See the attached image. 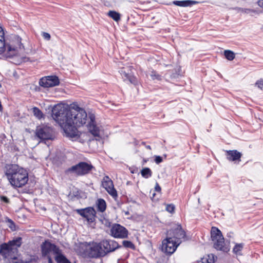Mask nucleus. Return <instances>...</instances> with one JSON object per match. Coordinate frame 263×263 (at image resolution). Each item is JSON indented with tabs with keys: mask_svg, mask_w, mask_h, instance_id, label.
<instances>
[{
	"mask_svg": "<svg viewBox=\"0 0 263 263\" xmlns=\"http://www.w3.org/2000/svg\"><path fill=\"white\" fill-rule=\"evenodd\" d=\"M87 115L84 109L78 106L72 108L69 112L67 124L64 125V133L66 136L70 138H78L79 132L77 129L86 123Z\"/></svg>",
	"mask_w": 263,
	"mask_h": 263,
	"instance_id": "obj_1",
	"label": "nucleus"
},
{
	"mask_svg": "<svg viewBox=\"0 0 263 263\" xmlns=\"http://www.w3.org/2000/svg\"><path fill=\"white\" fill-rule=\"evenodd\" d=\"M21 245V237H17L7 243H3L0 246V255L5 259H15L17 258L18 248Z\"/></svg>",
	"mask_w": 263,
	"mask_h": 263,
	"instance_id": "obj_2",
	"label": "nucleus"
},
{
	"mask_svg": "<svg viewBox=\"0 0 263 263\" xmlns=\"http://www.w3.org/2000/svg\"><path fill=\"white\" fill-rule=\"evenodd\" d=\"M71 108L62 104H58L53 106L52 109V117L64 130V125L67 124L69 112Z\"/></svg>",
	"mask_w": 263,
	"mask_h": 263,
	"instance_id": "obj_3",
	"label": "nucleus"
},
{
	"mask_svg": "<svg viewBox=\"0 0 263 263\" xmlns=\"http://www.w3.org/2000/svg\"><path fill=\"white\" fill-rule=\"evenodd\" d=\"M21 41V38L18 35H14L10 43L6 45L5 53L6 58H11L24 49Z\"/></svg>",
	"mask_w": 263,
	"mask_h": 263,
	"instance_id": "obj_4",
	"label": "nucleus"
},
{
	"mask_svg": "<svg viewBox=\"0 0 263 263\" xmlns=\"http://www.w3.org/2000/svg\"><path fill=\"white\" fill-rule=\"evenodd\" d=\"M93 166L90 163L81 162L69 168L67 172L74 175L82 176L89 173Z\"/></svg>",
	"mask_w": 263,
	"mask_h": 263,
	"instance_id": "obj_5",
	"label": "nucleus"
},
{
	"mask_svg": "<svg viewBox=\"0 0 263 263\" xmlns=\"http://www.w3.org/2000/svg\"><path fill=\"white\" fill-rule=\"evenodd\" d=\"M180 243L181 241H175L173 239V238L168 236L162 241V250L166 254H172L175 252Z\"/></svg>",
	"mask_w": 263,
	"mask_h": 263,
	"instance_id": "obj_6",
	"label": "nucleus"
},
{
	"mask_svg": "<svg viewBox=\"0 0 263 263\" xmlns=\"http://www.w3.org/2000/svg\"><path fill=\"white\" fill-rule=\"evenodd\" d=\"M110 235L116 238L124 239L128 237V230L120 224H114L110 230Z\"/></svg>",
	"mask_w": 263,
	"mask_h": 263,
	"instance_id": "obj_7",
	"label": "nucleus"
},
{
	"mask_svg": "<svg viewBox=\"0 0 263 263\" xmlns=\"http://www.w3.org/2000/svg\"><path fill=\"white\" fill-rule=\"evenodd\" d=\"M36 135L43 140H52L54 138L52 128L47 126L37 127L36 129Z\"/></svg>",
	"mask_w": 263,
	"mask_h": 263,
	"instance_id": "obj_8",
	"label": "nucleus"
},
{
	"mask_svg": "<svg viewBox=\"0 0 263 263\" xmlns=\"http://www.w3.org/2000/svg\"><path fill=\"white\" fill-rule=\"evenodd\" d=\"M103 251H104L105 256L108 253L115 251L117 249L122 247L118 243L111 239H104L100 242Z\"/></svg>",
	"mask_w": 263,
	"mask_h": 263,
	"instance_id": "obj_9",
	"label": "nucleus"
},
{
	"mask_svg": "<svg viewBox=\"0 0 263 263\" xmlns=\"http://www.w3.org/2000/svg\"><path fill=\"white\" fill-rule=\"evenodd\" d=\"M169 237L173 238L175 241L181 242V239L185 237V233L182 229L181 225L175 224L171 230L167 231Z\"/></svg>",
	"mask_w": 263,
	"mask_h": 263,
	"instance_id": "obj_10",
	"label": "nucleus"
},
{
	"mask_svg": "<svg viewBox=\"0 0 263 263\" xmlns=\"http://www.w3.org/2000/svg\"><path fill=\"white\" fill-rule=\"evenodd\" d=\"M76 212L83 218L86 219L89 223L95 221L96 212L93 208L87 207L84 209H77Z\"/></svg>",
	"mask_w": 263,
	"mask_h": 263,
	"instance_id": "obj_11",
	"label": "nucleus"
},
{
	"mask_svg": "<svg viewBox=\"0 0 263 263\" xmlns=\"http://www.w3.org/2000/svg\"><path fill=\"white\" fill-rule=\"evenodd\" d=\"M53 252L54 254H58L60 252V249L55 245L46 240L41 245V252L43 257L49 256L50 253Z\"/></svg>",
	"mask_w": 263,
	"mask_h": 263,
	"instance_id": "obj_12",
	"label": "nucleus"
},
{
	"mask_svg": "<svg viewBox=\"0 0 263 263\" xmlns=\"http://www.w3.org/2000/svg\"><path fill=\"white\" fill-rule=\"evenodd\" d=\"M60 81L58 77L55 76H47L42 78L39 81L40 86L45 88L52 87L59 84Z\"/></svg>",
	"mask_w": 263,
	"mask_h": 263,
	"instance_id": "obj_13",
	"label": "nucleus"
},
{
	"mask_svg": "<svg viewBox=\"0 0 263 263\" xmlns=\"http://www.w3.org/2000/svg\"><path fill=\"white\" fill-rule=\"evenodd\" d=\"M104 251H103L100 243H94L90 247L88 254L90 258H100L105 256Z\"/></svg>",
	"mask_w": 263,
	"mask_h": 263,
	"instance_id": "obj_14",
	"label": "nucleus"
},
{
	"mask_svg": "<svg viewBox=\"0 0 263 263\" xmlns=\"http://www.w3.org/2000/svg\"><path fill=\"white\" fill-rule=\"evenodd\" d=\"M102 186L104 187L107 193L113 198L116 199L118 197V194L116 190L114 187L113 182H101Z\"/></svg>",
	"mask_w": 263,
	"mask_h": 263,
	"instance_id": "obj_15",
	"label": "nucleus"
},
{
	"mask_svg": "<svg viewBox=\"0 0 263 263\" xmlns=\"http://www.w3.org/2000/svg\"><path fill=\"white\" fill-rule=\"evenodd\" d=\"M242 154L237 150H229L226 151V156L228 160L235 162H240Z\"/></svg>",
	"mask_w": 263,
	"mask_h": 263,
	"instance_id": "obj_16",
	"label": "nucleus"
},
{
	"mask_svg": "<svg viewBox=\"0 0 263 263\" xmlns=\"http://www.w3.org/2000/svg\"><path fill=\"white\" fill-rule=\"evenodd\" d=\"M28 179V173L26 170L18 167L14 177L10 179V181H23Z\"/></svg>",
	"mask_w": 263,
	"mask_h": 263,
	"instance_id": "obj_17",
	"label": "nucleus"
},
{
	"mask_svg": "<svg viewBox=\"0 0 263 263\" xmlns=\"http://www.w3.org/2000/svg\"><path fill=\"white\" fill-rule=\"evenodd\" d=\"M18 167L19 166L16 164H7L6 165L5 175L9 181H10V179L14 177V174L18 169Z\"/></svg>",
	"mask_w": 263,
	"mask_h": 263,
	"instance_id": "obj_18",
	"label": "nucleus"
},
{
	"mask_svg": "<svg viewBox=\"0 0 263 263\" xmlns=\"http://www.w3.org/2000/svg\"><path fill=\"white\" fill-rule=\"evenodd\" d=\"M90 122L88 125V128L90 132L95 136H98L99 135V128L96 126L94 123L95 117L90 116Z\"/></svg>",
	"mask_w": 263,
	"mask_h": 263,
	"instance_id": "obj_19",
	"label": "nucleus"
},
{
	"mask_svg": "<svg viewBox=\"0 0 263 263\" xmlns=\"http://www.w3.org/2000/svg\"><path fill=\"white\" fill-rule=\"evenodd\" d=\"M198 3L197 1L185 0V1H174L173 4L176 6L180 7H189Z\"/></svg>",
	"mask_w": 263,
	"mask_h": 263,
	"instance_id": "obj_20",
	"label": "nucleus"
},
{
	"mask_svg": "<svg viewBox=\"0 0 263 263\" xmlns=\"http://www.w3.org/2000/svg\"><path fill=\"white\" fill-rule=\"evenodd\" d=\"M214 243V248L217 250L227 251V248L224 247V241L223 237L215 239Z\"/></svg>",
	"mask_w": 263,
	"mask_h": 263,
	"instance_id": "obj_21",
	"label": "nucleus"
},
{
	"mask_svg": "<svg viewBox=\"0 0 263 263\" xmlns=\"http://www.w3.org/2000/svg\"><path fill=\"white\" fill-rule=\"evenodd\" d=\"M6 45L5 40V33L2 27H0V54L6 51Z\"/></svg>",
	"mask_w": 263,
	"mask_h": 263,
	"instance_id": "obj_22",
	"label": "nucleus"
},
{
	"mask_svg": "<svg viewBox=\"0 0 263 263\" xmlns=\"http://www.w3.org/2000/svg\"><path fill=\"white\" fill-rule=\"evenodd\" d=\"M161 190V187L156 183L154 190L150 192V194H152L151 198L153 200H157L159 199Z\"/></svg>",
	"mask_w": 263,
	"mask_h": 263,
	"instance_id": "obj_23",
	"label": "nucleus"
},
{
	"mask_svg": "<svg viewBox=\"0 0 263 263\" xmlns=\"http://www.w3.org/2000/svg\"><path fill=\"white\" fill-rule=\"evenodd\" d=\"M211 238L213 241L223 237L221 231L216 227H212L211 232Z\"/></svg>",
	"mask_w": 263,
	"mask_h": 263,
	"instance_id": "obj_24",
	"label": "nucleus"
},
{
	"mask_svg": "<svg viewBox=\"0 0 263 263\" xmlns=\"http://www.w3.org/2000/svg\"><path fill=\"white\" fill-rule=\"evenodd\" d=\"M96 205L98 211L100 212H103L106 209V203L103 199H98L96 202Z\"/></svg>",
	"mask_w": 263,
	"mask_h": 263,
	"instance_id": "obj_25",
	"label": "nucleus"
},
{
	"mask_svg": "<svg viewBox=\"0 0 263 263\" xmlns=\"http://www.w3.org/2000/svg\"><path fill=\"white\" fill-rule=\"evenodd\" d=\"M215 262V256L211 254L208 255L207 257H203L201 260L197 261V263H214Z\"/></svg>",
	"mask_w": 263,
	"mask_h": 263,
	"instance_id": "obj_26",
	"label": "nucleus"
},
{
	"mask_svg": "<svg viewBox=\"0 0 263 263\" xmlns=\"http://www.w3.org/2000/svg\"><path fill=\"white\" fill-rule=\"evenodd\" d=\"M55 260L58 263H71L64 255L60 253V252L59 254H57Z\"/></svg>",
	"mask_w": 263,
	"mask_h": 263,
	"instance_id": "obj_27",
	"label": "nucleus"
},
{
	"mask_svg": "<svg viewBox=\"0 0 263 263\" xmlns=\"http://www.w3.org/2000/svg\"><path fill=\"white\" fill-rule=\"evenodd\" d=\"M107 15L116 22H118L121 19L120 14L115 11H109Z\"/></svg>",
	"mask_w": 263,
	"mask_h": 263,
	"instance_id": "obj_28",
	"label": "nucleus"
},
{
	"mask_svg": "<svg viewBox=\"0 0 263 263\" xmlns=\"http://www.w3.org/2000/svg\"><path fill=\"white\" fill-rule=\"evenodd\" d=\"M235 9L238 12H242L246 14H250L252 13H258L257 11L252 9L236 8Z\"/></svg>",
	"mask_w": 263,
	"mask_h": 263,
	"instance_id": "obj_29",
	"label": "nucleus"
},
{
	"mask_svg": "<svg viewBox=\"0 0 263 263\" xmlns=\"http://www.w3.org/2000/svg\"><path fill=\"white\" fill-rule=\"evenodd\" d=\"M141 173L142 176L143 177H144L145 178H148L149 177L151 176V175H152V171L148 167H145L144 168H143L141 170Z\"/></svg>",
	"mask_w": 263,
	"mask_h": 263,
	"instance_id": "obj_30",
	"label": "nucleus"
},
{
	"mask_svg": "<svg viewBox=\"0 0 263 263\" xmlns=\"http://www.w3.org/2000/svg\"><path fill=\"white\" fill-rule=\"evenodd\" d=\"M224 54L226 59L229 61H232L235 58L234 53L231 50H225L224 51Z\"/></svg>",
	"mask_w": 263,
	"mask_h": 263,
	"instance_id": "obj_31",
	"label": "nucleus"
},
{
	"mask_svg": "<svg viewBox=\"0 0 263 263\" xmlns=\"http://www.w3.org/2000/svg\"><path fill=\"white\" fill-rule=\"evenodd\" d=\"M243 246L244 245L242 243L236 244L233 249V252L235 254H239L243 247Z\"/></svg>",
	"mask_w": 263,
	"mask_h": 263,
	"instance_id": "obj_32",
	"label": "nucleus"
},
{
	"mask_svg": "<svg viewBox=\"0 0 263 263\" xmlns=\"http://www.w3.org/2000/svg\"><path fill=\"white\" fill-rule=\"evenodd\" d=\"M149 76L153 80H158L160 81L162 79V77L156 71L153 70L149 73Z\"/></svg>",
	"mask_w": 263,
	"mask_h": 263,
	"instance_id": "obj_33",
	"label": "nucleus"
},
{
	"mask_svg": "<svg viewBox=\"0 0 263 263\" xmlns=\"http://www.w3.org/2000/svg\"><path fill=\"white\" fill-rule=\"evenodd\" d=\"M122 245H123V247L126 248H130V249H132L133 250H134L135 249V245L130 241L123 240L122 241Z\"/></svg>",
	"mask_w": 263,
	"mask_h": 263,
	"instance_id": "obj_34",
	"label": "nucleus"
},
{
	"mask_svg": "<svg viewBox=\"0 0 263 263\" xmlns=\"http://www.w3.org/2000/svg\"><path fill=\"white\" fill-rule=\"evenodd\" d=\"M119 72L121 76L122 77V78L123 79L124 81H126L127 80L126 79L130 74V73L128 71H127L125 68H121Z\"/></svg>",
	"mask_w": 263,
	"mask_h": 263,
	"instance_id": "obj_35",
	"label": "nucleus"
},
{
	"mask_svg": "<svg viewBox=\"0 0 263 263\" xmlns=\"http://www.w3.org/2000/svg\"><path fill=\"white\" fill-rule=\"evenodd\" d=\"M33 112L34 115L39 119H41L43 116L42 112L37 107H34L33 108Z\"/></svg>",
	"mask_w": 263,
	"mask_h": 263,
	"instance_id": "obj_36",
	"label": "nucleus"
},
{
	"mask_svg": "<svg viewBox=\"0 0 263 263\" xmlns=\"http://www.w3.org/2000/svg\"><path fill=\"white\" fill-rule=\"evenodd\" d=\"M10 184L12 186H13L15 187H22L26 184L27 183V182H9Z\"/></svg>",
	"mask_w": 263,
	"mask_h": 263,
	"instance_id": "obj_37",
	"label": "nucleus"
},
{
	"mask_svg": "<svg viewBox=\"0 0 263 263\" xmlns=\"http://www.w3.org/2000/svg\"><path fill=\"white\" fill-rule=\"evenodd\" d=\"M126 79V80H128L130 83L134 85H136L138 83V80L137 78L135 76L130 74L129 75V76L127 77Z\"/></svg>",
	"mask_w": 263,
	"mask_h": 263,
	"instance_id": "obj_38",
	"label": "nucleus"
},
{
	"mask_svg": "<svg viewBox=\"0 0 263 263\" xmlns=\"http://www.w3.org/2000/svg\"><path fill=\"white\" fill-rule=\"evenodd\" d=\"M6 221L8 223V227L12 231L15 230V224L14 222L9 218H7Z\"/></svg>",
	"mask_w": 263,
	"mask_h": 263,
	"instance_id": "obj_39",
	"label": "nucleus"
},
{
	"mask_svg": "<svg viewBox=\"0 0 263 263\" xmlns=\"http://www.w3.org/2000/svg\"><path fill=\"white\" fill-rule=\"evenodd\" d=\"M175 208V205L173 204H166L165 210L168 212L173 213L174 212Z\"/></svg>",
	"mask_w": 263,
	"mask_h": 263,
	"instance_id": "obj_40",
	"label": "nucleus"
},
{
	"mask_svg": "<svg viewBox=\"0 0 263 263\" xmlns=\"http://www.w3.org/2000/svg\"><path fill=\"white\" fill-rule=\"evenodd\" d=\"M105 6L107 7H112L115 4L114 0H102Z\"/></svg>",
	"mask_w": 263,
	"mask_h": 263,
	"instance_id": "obj_41",
	"label": "nucleus"
},
{
	"mask_svg": "<svg viewBox=\"0 0 263 263\" xmlns=\"http://www.w3.org/2000/svg\"><path fill=\"white\" fill-rule=\"evenodd\" d=\"M255 85L260 89H263V79H260L255 83Z\"/></svg>",
	"mask_w": 263,
	"mask_h": 263,
	"instance_id": "obj_42",
	"label": "nucleus"
},
{
	"mask_svg": "<svg viewBox=\"0 0 263 263\" xmlns=\"http://www.w3.org/2000/svg\"><path fill=\"white\" fill-rule=\"evenodd\" d=\"M42 34L43 38L45 40H46L47 41H49L50 40L51 36L49 34V33H48L47 32H43Z\"/></svg>",
	"mask_w": 263,
	"mask_h": 263,
	"instance_id": "obj_43",
	"label": "nucleus"
},
{
	"mask_svg": "<svg viewBox=\"0 0 263 263\" xmlns=\"http://www.w3.org/2000/svg\"><path fill=\"white\" fill-rule=\"evenodd\" d=\"M163 161L162 158L159 156H155V162L157 164H159L162 162Z\"/></svg>",
	"mask_w": 263,
	"mask_h": 263,
	"instance_id": "obj_44",
	"label": "nucleus"
},
{
	"mask_svg": "<svg viewBox=\"0 0 263 263\" xmlns=\"http://www.w3.org/2000/svg\"><path fill=\"white\" fill-rule=\"evenodd\" d=\"M1 200L5 203H8L9 202V199L5 196H0Z\"/></svg>",
	"mask_w": 263,
	"mask_h": 263,
	"instance_id": "obj_45",
	"label": "nucleus"
},
{
	"mask_svg": "<svg viewBox=\"0 0 263 263\" xmlns=\"http://www.w3.org/2000/svg\"><path fill=\"white\" fill-rule=\"evenodd\" d=\"M23 61L24 62H28V61L32 62L35 61V60H30V59L29 58L24 57L23 59Z\"/></svg>",
	"mask_w": 263,
	"mask_h": 263,
	"instance_id": "obj_46",
	"label": "nucleus"
},
{
	"mask_svg": "<svg viewBox=\"0 0 263 263\" xmlns=\"http://www.w3.org/2000/svg\"><path fill=\"white\" fill-rule=\"evenodd\" d=\"M257 4L260 8H263V0H259Z\"/></svg>",
	"mask_w": 263,
	"mask_h": 263,
	"instance_id": "obj_47",
	"label": "nucleus"
},
{
	"mask_svg": "<svg viewBox=\"0 0 263 263\" xmlns=\"http://www.w3.org/2000/svg\"><path fill=\"white\" fill-rule=\"evenodd\" d=\"M45 257L47 258V259L48 260V263H52V259L50 255L46 256Z\"/></svg>",
	"mask_w": 263,
	"mask_h": 263,
	"instance_id": "obj_48",
	"label": "nucleus"
},
{
	"mask_svg": "<svg viewBox=\"0 0 263 263\" xmlns=\"http://www.w3.org/2000/svg\"><path fill=\"white\" fill-rule=\"evenodd\" d=\"M103 181H112L111 179H109L108 176H105L103 178Z\"/></svg>",
	"mask_w": 263,
	"mask_h": 263,
	"instance_id": "obj_49",
	"label": "nucleus"
},
{
	"mask_svg": "<svg viewBox=\"0 0 263 263\" xmlns=\"http://www.w3.org/2000/svg\"><path fill=\"white\" fill-rule=\"evenodd\" d=\"M0 137L1 138H5V135L4 134H2L0 136Z\"/></svg>",
	"mask_w": 263,
	"mask_h": 263,
	"instance_id": "obj_50",
	"label": "nucleus"
},
{
	"mask_svg": "<svg viewBox=\"0 0 263 263\" xmlns=\"http://www.w3.org/2000/svg\"><path fill=\"white\" fill-rule=\"evenodd\" d=\"M146 148L148 149H151V147L150 145H146Z\"/></svg>",
	"mask_w": 263,
	"mask_h": 263,
	"instance_id": "obj_51",
	"label": "nucleus"
},
{
	"mask_svg": "<svg viewBox=\"0 0 263 263\" xmlns=\"http://www.w3.org/2000/svg\"><path fill=\"white\" fill-rule=\"evenodd\" d=\"M79 191H77V193L76 194H74V196H78L79 195Z\"/></svg>",
	"mask_w": 263,
	"mask_h": 263,
	"instance_id": "obj_52",
	"label": "nucleus"
},
{
	"mask_svg": "<svg viewBox=\"0 0 263 263\" xmlns=\"http://www.w3.org/2000/svg\"><path fill=\"white\" fill-rule=\"evenodd\" d=\"M127 184L128 185L129 184V182H127Z\"/></svg>",
	"mask_w": 263,
	"mask_h": 263,
	"instance_id": "obj_53",
	"label": "nucleus"
}]
</instances>
